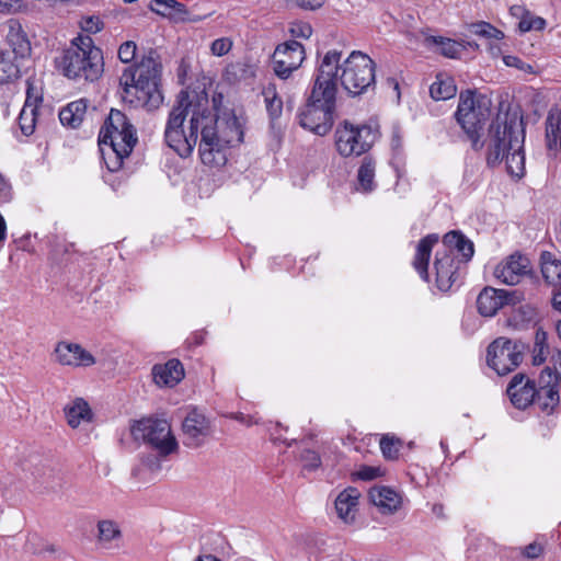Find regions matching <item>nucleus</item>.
Here are the masks:
<instances>
[{
    "label": "nucleus",
    "mask_w": 561,
    "mask_h": 561,
    "mask_svg": "<svg viewBox=\"0 0 561 561\" xmlns=\"http://www.w3.org/2000/svg\"><path fill=\"white\" fill-rule=\"evenodd\" d=\"M164 138L181 157H188L199 139L202 162L222 167L227 161L226 150L242 142L243 130L234 115L218 118L209 107L206 93L181 91L169 114Z\"/></svg>",
    "instance_id": "nucleus-1"
},
{
    "label": "nucleus",
    "mask_w": 561,
    "mask_h": 561,
    "mask_svg": "<svg viewBox=\"0 0 561 561\" xmlns=\"http://www.w3.org/2000/svg\"><path fill=\"white\" fill-rule=\"evenodd\" d=\"M339 54L325 53L316 70L306 104L298 113L299 125L319 136L327 135L334 123Z\"/></svg>",
    "instance_id": "nucleus-2"
},
{
    "label": "nucleus",
    "mask_w": 561,
    "mask_h": 561,
    "mask_svg": "<svg viewBox=\"0 0 561 561\" xmlns=\"http://www.w3.org/2000/svg\"><path fill=\"white\" fill-rule=\"evenodd\" d=\"M524 139L523 119L517 114H505L503 121L497 117L492 126L488 164L495 167L505 160L508 174L520 179L525 172Z\"/></svg>",
    "instance_id": "nucleus-3"
},
{
    "label": "nucleus",
    "mask_w": 561,
    "mask_h": 561,
    "mask_svg": "<svg viewBox=\"0 0 561 561\" xmlns=\"http://www.w3.org/2000/svg\"><path fill=\"white\" fill-rule=\"evenodd\" d=\"M161 76V62L154 50L142 57L135 68H126L119 77V85L124 92V99L133 102L128 96H136L141 103L159 102V82Z\"/></svg>",
    "instance_id": "nucleus-4"
},
{
    "label": "nucleus",
    "mask_w": 561,
    "mask_h": 561,
    "mask_svg": "<svg viewBox=\"0 0 561 561\" xmlns=\"http://www.w3.org/2000/svg\"><path fill=\"white\" fill-rule=\"evenodd\" d=\"M57 67L69 79L95 81L103 72V58L90 36L79 35L64 50Z\"/></svg>",
    "instance_id": "nucleus-5"
},
{
    "label": "nucleus",
    "mask_w": 561,
    "mask_h": 561,
    "mask_svg": "<svg viewBox=\"0 0 561 561\" xmlns=\"http://www.w3.org/2000/svg\"><path fill=\"white\" fill-rule=\"evenodd\" d=\"M339 54L336 87L339 83L351 96L368 92L375 85V61L359 50H353L345 59L339 49H329L327 53Z\"/></svg>",
    "instance_id": "nucleus-6"
},
{
    "label": "nucleus",
    "mask_w": 561,
    "mask_h": 561,
    "mask_svg": "<svg viewBox=\"0 0 561 561\" xmlns=\"http://www.w3.org/2000/svg\"><path fill=\"white\" fill-rule=\"evenodd\" d=\"M137 140L136 129L127 116L118 110H111L104 126L100 130L99 144L100 146H108L115 156L113 163H107V168L112 172L121 169L123 159L129 157Z\"/></svg>",
    "instance_id": "nucleus-7"
},
{
    "label": "nucleus",
    "mask_w": 561,
    "mask_h": 561,
    "mask_svg": "<svg viewBox=\"0 0 561 561\" xmlns=\"http://www.w3.org/2000/svg\"><path fill=\"white\" fill-rule=\"evenodd\" d=\"M491 114V100L471 90L460 92L459 104L456 112L457 122L476 145L479 139V129Z\"/></svg>",
    "instance_id": "nucleus-8"
},
{
    "label": "nucleus",
    "mask_w": 561,
    "mask_h": 561,
    "mask_svg": "<svg viewBox=\"0 0 561 561\" xmlns=\"http://www.w3.org/2000/svg\"><path fill=\"white\" fill-rule=\"evenodd\" d=\"M334 137L337 152L351 157L367 152L376 140V133L370 126L344 122L336 127Z\"/></svg>",
    "instance_id": "nucleus-9"
},
{
    "label": "nucleus",
    "mask_w": 561,
    "mask_h": 561,
    "mask_svg": "<svg viewBox=\"0 0 561 561\" xmlns=\"http://www.w3.org/2000/svg\"><path fill=\"white\" fill-rule=\"evenodd\" d=\"M131 433L135 438L142 439L157 449L161 456H168L178 449V442L165 420L142 419L133 425Z\"/></svg>",
    "instance_id": "nucleus-10"
},
{
    "label": "nucleus",
    "mask_w": 561,
    "mask_h": 561,
    "mask_svg": "<svg viewBox=\"0 0 561 561\" xmlns=\"http://www.w3.org/2000/svg\"><path fill=\"white\" fill-rule=\"evenodd\" d=\"M523 360L519 346L505 337H500L488 347V365L497 375L504 376L516 369Z\"/></svg>",
    "instance_id": "nucleus-11"
},
{
    "label": "nucleus",
    "mask_w": 561,
    "mask_h": 561,
    "mask_svg": "<svg viewBox=\"0 0 561 561\" xmlns=\"http://www.w3.org/2000/svg\"><path fill=\"white\" fill-rule=\"evenodd\" d=\"M306 58L304 46L296 41L279 44L272 56L273 70L280 79H287Z\"/></svg>",
    "instance_id": "nucleus-12"
},
{
    "label": "nucleus",
    "mask_w": 561,
    "mask_h": 561,
    "mask_svg": "<svg viewBox=\"0 0 561 561\" xmlns=\"http://www.w3.org/2000/svg\"><path fill=\"white\" fill-rule=\"evenodd\" d=\"M53 356L59 365L72 368L91 367L96 363L92 353L82 345L67 341H60L56 344Z\"/></svg>",
    "instance_id": "nucleus-13"
},
{
    "label": "nucleus",
    "mask_w": 561,
    "mask_h": 561,
    "mask_svg": "<svg viewBox=\"0 0 561 561\" xmlns=\"http://www.w3.org/2000/svg\"><path fill=\"white\" fill-rule=\"evenodd\" d=\"M184 444L188 447L202 446L211 433L210 421L197 409H192L182 422Z\"/></svg>",
    "instance_id": "nucleus-14"
},
{
    "label": "nucleus",
    "mask_w": 561,
    "mask_h": 561,
    "mask_svg": "<svg viewBox=\"0 0 561 561\" xmlns=\"http://www.w3.org/2000/svg\"><path fill=\"white\" fill-rule=\"evenodd\" d=\"M519 300L520 295L516 290L485 287L477 298V307L483 317H492L504 306L515 305Z\"/></svg>",
    "instance_id": "nucleus-15"
},
{
    "label": "nucleus",
    "mask_w": 561,
    "mask_h": 561,
    "mask_svg": "<svg viewBox=\"0 0 561 561\" xmlns=\"http://www.w3.org/2000/svg\"><path fill=\"white\" fill-rule=\"evenodd\" d=\"M530 273V262L522 254H512L501 261L494 268V277L502 284L514 286Z\"/></svg>",
    "instance_id": "nucleus-16"
},
{
    "label": "nucleus",
    "mask_w": 561,
    "mask_h": 561,
    "mask_svg": "<svg viewBox=\"0 0 561 561\" xmlns=\"http://www.w3.org/2000/svg\"><path fill=\"white\" fill-rule=\"evenodd\" d=\"M538 389H536V403L540 410L550 413L559 403V387L557 385V375L552 371V367L546 365L538 378Z\"/></svg>",
    "instance_id": "nucleus-17"
},
{
    "label": "nucleus",
    "mask_w": 561,
    "mask_h": 561,
    "mask_svg": "<svg viewBox=\"0 0 561 561\" xmlns=\"http://www.w3.org/2000/svg\"><path fill=\"white\" fill-rule=\"evenodd\" d=\"M507 394L511 402L517 409H526L534 403L536 397V386L533 380L524 374H517L507 386Z\"/></svg>",
    "instance_id": "nucleus-18"
},
{
    "label": "nucleus",
    "mask_w": 561,
    "mask_h": 561,
    "mask_svg": "<svg viewBox=\"0 0 561 561\" xmlns=\"http://www.w3.org/2000/svg\"><path fill=\"white\" fill-rule=\"evenodd\" d=\"M434 268L436 271V285L442 291H447L456 279L457 265L455 256L448 252H437Z\"/></svg>",
    "instance_id": "nucleus-19"
},
{
    "label": "nucleus",
    "mask_w": 561,
    "mask_h": 561,
    "mask_svg": "<svg viewBox=\"0 0 561 561\" xmlns=\"http://www.w3.org/2000/svg\"><path fill=\"white\" fill-rule=\"evenodd\" d=\"M152 378L160 388H173L184 378L183 365L178 359H171L164 364H156L152 367Z\"/></svg>",
    "instance_id": "nucleus-20"
},
{
    "label": "nucleus",
    "mask_w": 561,
    "mask_h": 561,
    "mask_svg": "<svg viewBox=\"0 0 561 561\" xmlns=\"http://www.w3.org/2000/svg\"><path fill=\"white\" fill-rule=\"evenodd\" d=\"M360 492L356 488L343 490L335 499V511L337 517L345 524H352L355 520L358 511V501Z\"/></svg>",
    "instance_id": "nucleus-21"
},
{
    "label": "nucleus",
    "mask_w": 561,
    "mask_h": 561,
    "mask_svg": "<svg viewBox=\"0 0 561 561\" xmlns=\"http://www.w3.org/2000/svg\"><path fill=\"white\" fill-rule=\"evenodd\" d=\"M65 415L71 428H78L82 424L90 423L93 419L89 403L82 398H76L66 404Z\"/></svg>",
    "instance_id": "nucleus-22"
},
{
    "label": "nucleus",
    "mask_w": 561,
    "mask_h": 561,
    "mask_svg": "<svg viewBox=\"0 0 561 561\" xmlns=\"http://www.w3.org/2000/svg\"><path fill=\"white\" fill-rule=\"evenodd\" d=\"M371 503L382 513L389 514L396 512L401 505L400 495L387 486H374L369 491Z\"/></svg>",
    "instance_id": "nucleus-23"
},
{
    "label": "nucleus",
    "mask_w": 561,
    "mask_h": 561,
    "mask_svg": "<svg viewBox=\"0 0 561 561\" xmlns=\"http://www.w3.org/2000/svg\"><path fill=\"white\" fill-rule=\"evenodd\" d=\"M438 242L437 234H428L423 238L417 247L413 260V266L424 280H428V262L433 247Z\"/></svg>",
    "instance_id": "nucleus-24"
},
{
    "label": "nucleus",
    "mask_w": 561,
    "mask_h": 561,
    "mask_svg": "<svg viewBox=\"0 0 561 561\" xmlns=\"http://www.w3.org/2000/svg\"><path fill=\"white\" fill-rule=\"evenodd\" d=\"M541 273L545 280L561 290V261L551 252H542L540 256Z\"/></svg>",
    "instance_id": "nucleus-25"
},
{
    "label": "nucleus",
    "mask_w": 561,
    "mask_h": 561,
    "mask_svg": "<svg viewBox=\"0 0 561 561\" xmlns=\"http://www.w3.org/2000/svg\"><path fill=\"white\" fill-rule=\"evenodd\" d=\"M424 45L448 58H456L461 51L460 44L443 36L426 35L424 37Z\"/></svg>",
    "instance_id": "nucleus-26"
},
{
    "label": "nucleus",
    "mask_w": 561,
    "mask_h": 561,
    "mask_svg": "<svg viewBox=\"0 0 561 561\" xmlns=\"http://www.w3.org/2000/svg\"><path fill=\"white\" fill-rule=\"evenodd\" d=\"M151 10L174 21H186L187 10L176 0H152Z\"/></svg>",
    "instance_id": "nucleus-27"
},
{
    "label": "nucleus",
    "mask_w": 561,
    "mask_h": 561,
    "mask_svg": "<svg viewBox=\"0 0 561 561\" xmlns=\"http://www.w3.org/2000/svg\"><path fill=\"white\" fill-rule=\"evenodd\" d=\"M444 244L448 248L444 252L453 253L457 250L462 255L465 261H468L473 255V244L470 240L466 239L463 234L457 231H450L444 236Z\"/></svg>",
    "instance_id": "nucleus-28"
},
{
    "label": "nucleus",
    "mask_w": 561,
    "mask_h": 561,
    "mask_svg": "<svg viewBox=\"0 0 561 561\" xmlns=\"http://www.w3.org/2000/svg\"><path fill=\"white\" fill-rule=\"evenodd\" d=\"M85 112L87 102L84 100L71 102L59 112L60 123L64 126L76 128L82 123Z\"/></svg>",
    "instance_id": "nucleus-29"
},
{
    "label": "nucleus",
    "mask_w": 561,
    "mask_h": 561,
    "mask_svg": "<svg viewBox=\"0 0 561 561\" xmlns=\"http://www.w3.org/2000/svg\"><path fill=\"white\" fill-rule=\"evenodd\" d=\"M559 350L550 351L547 344V333L542 330H537L535 335V343L531 350V364L539 366L545 363L549 364L551 355Z\"/></svg>",
    "instance_id": "nucleus-30"
},
{
    "label": "nucleus",
    "mask_w": 561,
    "mask_h": 561,
    "mask_svg": "<svg viewBox=\"0 0 561 561\" xmlns=\"http://www.w3.org/2000/svg\"><path fill=\"white\" fill-rule=\"evenodd\" d=\"M546 139L549 149L559 147L561 150V107L551 111L547 117Z\"/></svg>",
    "instance_id": "nucleus-31"
},
{
    "label": "nucleus",
    "mask_w": 561,
    "mask_h": 561,
    "mask_svg": "<svg viewBox=\"0 0 561 561\" xmlns=\"http://www.w3.org/2000/svg\"><path fill=\"white\" fill-rule=\"evenodd\" d=\"M431 96L436 101L449 100L457 93L454 79L438 75L436 80L430 87Z\"/></svg>",
    "instance_id": "nucleus-32"
},
{
    "label": "nucleus",
    "mask_w": 561,
    "mask_h": 561,
    "mask_svg": "<svg viewBox=\"0 0 561 561\" xmlns=\"http://www.w3.org/2000/svg\"><path fill=\"white\" fill-rule=\"evenodd\" d=\"M375 161L371 158H364L357 171V191L368 193L375 188Z\"/></svg>",
    "instance_id": "nucleus-33"
},
{
    "label": "nucleus",
    "mask_w": 561,
    "mask_h": 561,
    "mask_svg": "<svg viewBox=\"0 0 561 561\" xmlns=\"http://www.w3.org/2000/svg\"><path fill=\"white\" fill-rule=\"evenodd\" d=\"M20 72L19 65L9 51L0 53V84L7 83L18 78Z\"/></svg>",
    "instance_id": "nucleus-34"
},
{
    "label": "nucleus",
    "mask_w": 561,
    "mask_h": 561,
    "mask_svg": "<svg viewBox=\"0 0 561 561\" xmlns=\"http://www.w3.org/2000/svg\"><path fill=\"white\" fill-rule=\"evenodd\" d=\"M37 110L30 104H24L19 115V127L24 136H31L35 131Z\"/></svg>",
    "instance_id": "nucleus-35"
},
{
    "label": "nucleus",
    "mask_w": 561,
    "mask_h": 561,
    "mask_svg": "<svg viewBox=\"0 0 561 561\" xmlns=\"http://www.w3.org/2000/svg\"><path fill=\"white\" fill-rule=\"evenodd\" d=\"M98 530L99 540L101 542L107 543L121 537V530L117 523L110 519L100 520L98 524Z\"/></svg>",
    "instance_id": "nucleus-36"
},
{
    "label": "nucleus",
    "mask_w": 561,
    "mask_h": 561,
    "mask_svg": "<svg viewBox=\"0 0 561 561\" xmlns=\"http://www.w3.org/2000/svg\"><path fill=\"white\" fill-rule=\"evenodd\" d=\"M10 45L12 46L11 56L15 60V58H24L31 53L30 42L24 37V35L20 33H15L10 35L9 37Z\"/></svg>",
    "instance_id": "nucleus-37"
},
{
    "label": "nucleus",
    "mask_w": 561,
    "mask_h": 561,
    "mask_svg": "<svg viewBox=\"0 0 561 561\" xmlns=\"http://www.w3.org/2000/svg\"><path fill=\"white\" fill-rule=\"evenodd\" d=\"M263 94L266 102V108L271 117H278L283 110V101L276 95L275 87L270 84L264 89Z\"/></svg>",
    "instance_id": "nucleus-38"
},
{
    "label": "nucleus",
    "mask_w": 561,
    "mask_h": 561,
    "mask_svg": "<svg viewBox=\"0 0 561 561\" xmlns=\"http://www.w3.org/2000/svg\"><path fill=\"white\" fill-rule=\"evenodd\" d=\"M471 33L477 36L501 41L504 38V33L488 22H478L470 25Z\"/></svg>",
    "instance_id": "nucleus-39"
},
{
    "label": "nucleus",
    "mask_w": 561,
    "mask_h": 561,
    "mask_svg": "<svg viewBox=\"0 0 561 561\" xmlns=\"http://www.w3.org/2000/svg\"><path fill=\"white\" fill-rule=\"evenodd\" d=\"M401 440L391 435H383L380 439V449L387 459H396L399 455Z\"/></svg>",
    "instance_id": "nucleus-40"
},
{
    "label": "nucleus",
    "mask_w": 561,
    "mask_h": 561,
    "mask_svg": "<svg viewBox=\"0 0 561 561\" xmlns=\"http://www.w3.org/2000/svg\"><path fill=\"white\" fill-rule=\"evenodd\" d=\"M546 26V21L540 16H535L530 12H527V14L522 18V20L518 23V30L522 33H526L529 31H541Z\"/></svg>",
    "instance_id": "nucleus-41"
},
{
    "label": "nucleus",
    "mask_w": 561,
    "mask_h": 561,
    "mask_svg": "<svg viewBox=\"0 0 561 561\" xmlns=\"http://www.w3.org/2000/svg\"><path fill=\"white\" fill-rule=\"evenodd\" d=\"M503 62L505 64V66L516 68L524 73L537 75V70L533 65L525 62L517 56H503Z\"/></svg>",
    "instance_id": "nucleus-42"
},
{
    "label": "nucleus",
    "mask_w": 561,
    "mask_h": 561,
    "mask_svg": "<svg viewBox=\"0 0 561 561\" xmlns=\"http://www.w3.org/2000/svg\"><path fill=\"white\" fill-rule=\"evenodd\" d=\"M42 102V89L36 85L32 79L26 80V100L24 104H30L37 110L38 103Z\"/></svg>",
    "instance_id": "nucleus-43"
},
{
    "label": "nucleus",
    "mask_w": 561,
    "mask_h": 561,
    "mask_svg": "<svg viewBox=\"0 0 561 561\" xmlns=\"http://www.w3.org/2000/svg\"><path fill=\"white\" fill-rule=\"evenodd\" d=\"M80 27L85 33L96 34L104 28V23L99 16L91 15L81 19Z\"/></svg>",
    "instance_id": "nucleus-44"
},
{
    "label": "nucleus",
    "mask_w": 561,
    "mask_h": 561,
    "mask_svg": "<svg viewBox=\"0 0 561 561\" xmlns=\"http://www.w3.org/2000/svg\"><path fill=\"white\" fill-rule=\"evenodd\" d=\"M137 45L133 41L123 43L118 48V58L122 62H131L136 57Z\"/></svg>",
    "instance_id": "nucleus-45"
},
{
    "label": "nucleus",
    "mask_w": 561,
    "mask_h": 561,
    "mask_svg": "<svg viewBox=\"0 0 561 561\" xmlns=\"http://www.w3.org/2000/svg\"><path fill=\"white\" fill-rule=\"evenodd\" d=\"M232 48V41L229 37L215 39L210 45L211 54L218 57L225 56Z\"/></svg>",
    "instance_id": "nucleus-46"
},
{
    "label": "nucleus",
    "mask_w": 561,
    "mask_h": 561,
    "mask_svg": "<svg viewBox=\"0 0 561 561\" xmlns=\"http://www.w3.org/2000/svg\"><path fill=\"white\" fill-rule=\"evenodd\" d=\"M300 459L304 467L308 470H316L321 466V458L314 450L306 449L302 451Z\"/></svg>",
    "instance_id": "nucleus-47"
},
{
    "label": "nucleus",
    "mask_w": 561,
    "mask_h": 561,
    "mask_svg": "<svg viewBox=\"0 0 561 561\" xmlns=\"http://www.w3.org/2000/svg\"><path fill=\"white\" fill-rule=\"evenodd\" d=\"M290 33L294 37L309 38L312 35V27L308 23H294L290 27Z\"/></svg>",
    "instance_id": "nucleus-48"
},
{
    "label": "nucleus",
    "mask_w": 561,
    "mask_h": 561,
    "mask_svg": "<svg viewBox=\"0 0 561 561\" xmlns=\"http://www.w3.org/2000/svg\"><path fill=\"white\" fill-rule=\"evenodd\" d=\"M356 474L359 479L369 481L380 476V469L376 467H363Z\"/></svg>",
    "instance_id": "nucleus-49"
},
{
    "label": "nucleus",
    "mask_w": 561,
    "mask_h": 561,
    "mask_svg": "<svg viewBox=\"0 0 561 561\" xmlns=\"http://www.w3.org/2000/svg\"><path fill=\"white\" fill-rule=\"evenodd\" d=\"M325 0H296V3L306 10H317L324 4Z\"/></svg>",
    "instance_id": "nucleus-50"
},
{
    "label": "nucleus",
    "mask_w": 561,
    "mask_h": 561,
    "mask_svg": "<svg viewBox=\"0 0 561 561\" xmlns=\"http://www.w3.org/2000/svg\"><path fill=\"white\" fill-rule=\"evenodd\" d=\"M542 548L537 543H529L524 549V554L527 558H537L540 556Z\"/></svg>",
    "instance_id": "nucleus-51"
},
{
    "label": "nucleus",
    "mask_w": 561,
    "mask_h": 561,
    "mask_svg": "<svg viewBox=\"0 0 561 561\" xmlns=\"http://www.w3.org/2000/svg\"><path fill=\"white\" fill-rule=\"evenodd\" d=\"M510 12L513 16L519 19L520 21L522 18H524L529 11L526 10L523 5H513L511 7Z\"/></svg>",
    "instance_id": "nucleus-52"
},
{
    "label": "nucleus",
    "mask_w": 561,
    "mask_h": 561,
    "mask_svg": "<svg viewBox=\"0 0 561 561\" xmlns=\"http://www.w3.org/2000/svg\"><path fill=\"white\" fill-rule=\"evenodd\" d=\"M18 0H0V12H10Z\"/></svg>",
    "instance_id": "nucleus-53"
},
{
    "label": "nucleus",
    "mask_w": 561,
    "mask_h": 561,
    "mask_svg": "<svg viewBox=\"0 0 561 561\" xmlns=\"http://www.w3.org/2000/svg\"><path fill=\"white\" fill-rule=\"evenodd\" d=\"M552 306L556 310L561 312V290L554 293L552 298Z\"/></svg>",
    "instance_id": "nucleus-54"
},
{
    "label": "nucleus",
    "mask_w": 561,
    "mask_h": 561,
    "mask_svg": "<svg viewBox=\"0 0 561 561\" xmlns=\"http://www.w3.org/2000/svg\"><path fill=\"white\" fill-rule=\"evenodd\" d=\"M7 234V224L2 215L0 214V242L5 239Z\"/></svg>",
    "instance_id": "nucleus-55"
},
{
    "label": "nucleus",
    "mask_w": 561,
    "mask_h": 561,
    "mask_svg": "<svg viewBox=\"0 0 561 561\" xmlns=\"http://www.w3.org/2000/svg\"><path fill=\"white\" fill-rule=\"evenodd\" d=\"M432 512L438 518H443L445 516L443 504H434L432 507Z\"/></svg>",
    "instance_id": "nucleus-56"
},
{
    "label": "nucleus",
    "mask_w": 561,
    "mask_h": 561,
    "mask_svg": "<svg viewBox=\"0 0 561 561\" xmlns=\"http://www.w3.org/2000/svg\"><path fill=\"white\" fill-rule=\"evenodd\" d=\"M195 561H220L218 558L211 554L199 556Z\"/></svg>",
    "instance_id": "nucleus-57"
},
{
    "label": "nucleus",
    "mask_w": 561,
    "mask_h": 561,
    "mask_svg": "<svg viewBox=\"0 0 561 561\" xmlns=\"http://www.w3.org/2000/svg\"><path fill=\"white\" fill-rule=\"evenodd\" d=\"M5 190V182L2 178V175L0 174V195L2 194V192Z\"/></svg>",
    "instance_id": "nucleus-58"
},
{
    "label": "nucleus",
    "mask_w": 561,
    "mask_h": 561,
    "mask_svg": "<svg viewBox=\"0 0 561 561\" xmlns=\"http://www.w3.org/2000/svg\"><path fill=\"white\" fill-rule=\"evenodd\" d=\"M557 331H558L559 336L561 337V321H559L557 324Z\"/></svg>",
    "instance_id": "nucleus-59"
},
{
    "label": "nucleus",
    "mask_w": 561,
    "mask_h": 561,
    "mask_svg": "<svg viewBox=\"0 0 561 561\" xmlns=\"http://www.w3.org/2000/svg\"><path fill=\"white\" fill-rule=\"evenodd\" d=\"M492 55H496V49L491 48Z\"/></svg>",
    "instance_id": "nucleus-60"
},
{
    "label": "nucleus",
    "mask_w": 561,
    "mask_h": 561,
    "mask_svg": "<svg viewBox=\"0 0 561 561\" xmlns=\"http://www.w3.org/2000/svg\"><path fill=\"white\" fill-rule=\"evenodd\" d=\"M492 55H496V49L491 48Z\"/></svg>",
    "instance_id": "nucleus-61"
}]
</instances>
